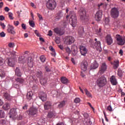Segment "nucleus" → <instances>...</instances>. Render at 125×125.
I'll return each instance as SVG.
<instances>
[{
  "label": "nucleus",
  "instance_id": "e2e57ef3",
  "mask_svg": "<svg viewBox=\"0 0 125 125\" xmlns=\"http://www.w3.org/2000/svg\"><path fill=\"white\" fill-rule=\"evenodd\" d=\"M0 123L1 125H5V124L6 121H5V120H1L0 121Z\"/></svg>",
  "mask_w": 125,
  "mask_h": 125
},
{
  "label": "nucleus",
  "instance_id": "aec40b11",
  "mask_svg": "<svg viewBox=\"0 0 125 125\" xmlns=\"http://www.w3.org/2000/svg\"><path fill=\"white\" fill-rule=\"evenodd\" d=\"M38 113V109L34 107H31L29 110V115H31V116H34V115H36Z\"/></svg>",
  "mask_w": 125,
  "mask_h": 125
},
{
  "label": "nucleus",
  "instance_id": "cd10ccee",
  "mask_svg": "<svg viewBox=\"0 0 125 125\" xmlns=\"http://www.w3.org/2000/svg\"><path fill=\"white\" fill-rule=\"evenodd\" d=\"M3 97L5 100H11L12 98L10 94L7 92L3 94Z\"/></svg>",
  "mask_w": 125,
  "mask_h": 125
},
{
  "label": "nucleus",
  "instance_id": "f257e3e1",
  "mask_svg": "<svg viewBox=\"0 0 125 125\" xmlns=\"http://www.w3.org/2000/svg\"><path fill=\"white\" fill-rule=\"evenodd\" d=\"M96 83L98 87H103L106 84L107 79L104 76H102L97 79Z\"/></svg>",
  "mask_w": 125,
  "mask_h": 125
},
{
  "label": "nucleus",
  "instance_id": "69168bd1",
  "mask_svg": "<svg viewBox=\"0 0 125 125\" xmlns=\"http://www.w3.org/2000/svg\"><path fill=\"white\" fill-rule=\"evenodd\" d=\"M5 20V17L2 16V15H1L0 16V21H3Z\"/></svg>",
  "mask_w": 125,
  "mask_h": 125
},
{
  "label": "nucleus",
  "instance_id": "603ef678",
  "mask_svg": "<svg viewBox=\"0 0 125 125\" xmlns=\"http://www.w3.org/2000/svg\"><path fill=\"white\" fill-rule=\"evenodd\" d=\"M109 19L108 18H105V20H104V22L105 24H108V23H109Z\"/></svg>",
  "mask_w": 125,
  "mask_h": 125
},
{
  "label": "nucleus",
  "instance_id": "f3484780",
  "mask_svg": "<svg viewBox=\"0 0 125 125\" xmlns=\"http://www.w3.org/2000/svg\"><path fill=\"white\" fill-rule=\"evenodd\" d=\"M110 82L112 85H117L118 84V81L117 78L114 75H112L110 78Z\"/></svg>",
  "mask_w": 125,
  "mask_h": 125
},
{
  "label": "nucleus",
  "instance_id": "4468645a",
  "mask_svg": "<svg viewBox=\"0 0 125 125\" xmlns=\"http://www.w3.org/2000/svg\"><path fill=\"white\" fill-rule=\"evenodd\" d=\"M111 65H113V69L114 70H117L120 66V61L116 60L111 62Z\"/></svg>",
  "mask_w": 125,
  "mask_h": 125
},
{
  "label": "nucleus",
  "instance_id": "dca6fc26",
  "mask_svg": "<svg viewBox=\"0 0 125 125\" xmlns=\"http://www.w3.org/2000/svg\"><path fill=\"white\" fill-rule=\"evenodd\" d=\"M105 40H106V43L108 45H111V44H112L113 42V40L111 35H109V34L106 35V36L105 37Z\"/></svg>",
  "mask_w": 125,
  "mask_h": 125
},
{
  "label": "nucleus",
  "instance_id": "a18cd8bd",
  "mask_svg": "<svg viewBox=\"0 0 125 125\" xmlns=\"http://www.w3.org/2000/svg\"><path fill=\"white\" fill-rule=\"evenodd\" d=\"M4 117H5L4 112L2 110H0V118H4Z\"/></svg>",
  "mask_w": 125,
  "mask_h": 125
},
{
  "label": "nucleus",
  "instance_id": "e433bc0d",
  "mask_svg": "<svg viewBox=\"0 0 125 125\" xmlns=\"http://www.w3.org/2000/svg\"><path fill=\"white\" fill-rule=\"evenodd\" d=\"M37 76L38 78H39L40 79H42V73L41 71H38L37 72Z\"/></svg>",
  "mask_w": 125,
  "mask_h": 125
},
{
  "label": "nucleus",
  "instance_id": "a19ab883",
  "mask_svg": "<svg viewBox=\"0 0 125 125\" xmlns=\"http://www.w3.org/2000/svg\"><path fill=\"white\" fill-rule=\"evenodd\" d=\"M84 33V28L83 27H80L79 30V33L80 34L81 36L83 35Z\"/></svg>",
  "mask_w": 125,
  "mask_h": 125
},
{
  "label": "nucleus",
  "instance_id": "774afa93",
  "mask_svg": "<svg viewBox=\"0 0 125 125\" xmlns=\"http://www.w3.org/2000/svg\"><path fill=\"white\" fill-rule=\"evenodd\" d=\"M119 54L121 55V56L123 55V50H122V49L120 50Z\"/></svg>",
  "mask_w": 125,
  "mask_h": 125
},
{
  "label": "nucleus",
  "instance_id": "de8ad7c7",
  "mask_svg": "<svg viewBox=\"0 0 125 125\" xmlns=\"http://www.w3.org/2000/svg\"><path fill=\"white\" fill-rule=\"evenodd\" d=\"M5 63V60L1 58H0V66H2L4 65Z\"/></svg>",
  "mask_w": 125,
  "mask_h": 125
},
{
  "label": "nucleus",
  "instance_id": "6ab92c4d",
  "mask_svg": "<svg viewBox=\"0 0 125 125\" xmlns=\"http://www.w3.org/2000/svg\"><path fill=\"white\" fill-rule=\"evenodd\" d=\"M7 64L10 67H14L15 65V60L14 58H9L7 60Z\"/></svg>",
  "mask_w": 125,
  "mask_h": 125
},
{
  "label": "nucleus",
  "instance_id": "3c124183",
  "mask_svg": "<svg viewBox=\"0 0 125 125\" xmlns=\"http://www.w3.org/2000/svg\"><path fill=\"white\" fill-rule=\"evenodd\" d=\"M29 25L32 27H34L35 26V23L34 21H29Z\"/></svg>",
  "mask_w": 125,
  "mask_h": 125
},
{
  "label": "nucleus",
  "instance_id": "f03ea898",
  "mask_svg": "<svg viewBox=\"0 0 125 125\" xmlns=\"http://www.w3.org/2000/svg\"><path fill=\"white\" fill-rule=\"evenodd\" d=\"M69 17L70 18L69 20L70 24L73 27H76L77 25V18L75 13L73 11H70Z\"/></svg>",
  "mask_w": 125,
  "mask_h": 125
},
{
  "label": "nucleus",
  "instance_id": "a211bd4d",
  "mask_svg": "<svg viewBox=\"0 0 125 125\" xmlns=\"http://www.w3.org/2000/svg\"><path fill=\"white\" fill-rule=\"evenodd\" d=\"M87 66H88V63L87 62H85V61L83 62L81 65V70L83 72H85L87 70Z\"/></svg>",
  "mask_w": 125,
  "mask_h": 125
},
{
  "label": "nucleus",
  "instance_id": "c756f323",
  "mask_svg": "<svg viewBox=\"0 0 125 125\" xmlns=\"http://www.w3.org/2000/svg\"><path fill=\"white\" fill-rule=\"evenodd\" d=\"M15 74L17 76L21 77L22 75V73L20 70V69H19V68L17 67L16 68V70H15Z\"/></svg>",
  "mask_w": 125,
  "mask_h": 125
},
{
  "label": "nucleus",
  "instance_id": "7ed1b4c3",
  "mask_svg": "<svg viewBox=\"0 0 125 125\" xmlns=\"http://www.w3.org/2000/svg\"><path fill=\"white\" fill-rule=\"evenodd\" d=\"M115 39L118 45L122 46L125 44V36H121L120 34H117Z\"/></svg>",
  "mask_w": 125,
  "mask_h": 125
},
{
  "label": "nucleus",
  "instance_id": "20e7f679",
  "mask_svg": "<svg viewBox=\"0 0 125 125\" xmlns=\"http://www.w3.org/2000/svg\"><path fill=\"white\" fill-rule=\"evenodd\" d=\"M57 3L55 0H48L46 3V7L50 10H54L56 7Z\"/></svg>",
  "mask_w": 125,
  "mask_h": 125
},
{
  "label": "nucleus",
  "instance_id": "4d7b16f0",
  "mask_svg": "<svg viewBox=\"0 0 125 125\" xmlns=\"http://www.w3.org/2000/svg\"><path fill=\"white\" fill-rule=\"evenodd\" d=\"M74 102L76 104L79 103L80 102V99L79 98H77L74 100Z\"/></svg>",
  "mask_w": 125,
  "mask_h": 125
},
{
  "label": "nucleus",
  "instance_id": "c9c22d12",
  "mask_svg": "<svg viewBox=\"0 0 125 125\" xmlns=\"http://www.w3.org/2000/svg\"><path fill=\"white\" fill-rule=\"evenodd\" d=\"M63 17V15L61 13L58 14L55 17V20L58 21L61 19V18Z\"/></svg>",
  "mask_w": 125,
  "mask_h": 125
},
{
  "label": "nucleus",
  "instance_id": "473e14b6",
  "mask_svg": "<svg viewBox=\"0 0 125 125\" xmlns=\"http://www.w3.org/2000/svg\"><path fill=\"white\" fill-rule=\"evenodd\" d=\"M33 95V92L32 91H30L27 93V99L30 101L32 99V96Z\"/></svg>",
  "mask_w": 125,
  "mask_h": 125
},
{
  "label": "nucleus",
  "instance_id": "a878e982",
  "mask_svg": "<svg viewBox=\"0 0 125 125\" xmlns=\"http://www.w3.org/2000/svg\"><path fill=\"white\" fill-rule=\"evenodd\" d=\"M27 59L24 58L23 56H21L19 58V62L21 64L26 63Z\"/></svg>",
  "mask_w": 125,
  "mask_h": 125
},
{
  "label": "nucleus",
  "instance_id": "1a4fd4ad",
  "mask_svg": "<svg viewBox=\"0 0 125 125\" xmlns=\"http://www.w3.org/2000/svg\"><path fill=\"white\" fill-rule=\"evenodd\" d=\"M54 31L57 35H58L59 36H62L65 33V30L63 29V28H55L54 29Z\"/></svg>",
  "mask_w": 125,
  "mask_h": 125
},
{
  "label": "nucleus",
  "instance_id": "423d86ee",
  "mask_svg": "<svg viewBox=\"0 0 125 125\" xmlns=\"http://www.w3.org/2000/svg\"><path fill=\"white\" fill-rule=\"evenodd\" d=\"M17 110H19L18 108H12L10 110V118H12L13 119H15L18 117Z\"/></svg>",
  "mask_w": 125,
  "mask_h": 125
},
{
  "label": "nucleus",
  "instance_id": "f8f14e48",
  "mask_svg": "<svg viewBox=\"0 0 125 125\" xmlns=\"http://www.w3.org/2000/svg\"><path fill=\"white\" fill-rule=\"evenodd\" d=\"M75 41L74 38L72 36H67L65 38V43L67 45H70L73 43Z\"/></svg>",
  "mask_w": 125,
  "mask_h": 125
},
{
  "label": "nucleus",
  "instance_id": "ea45409f",
  "mask_svg": "<svg viewBox=\"0 0 125 125\" xmlns=\"http://www.w3.org/2000/svg\"><path fill=\"white\" fill-rule=\"evenodd\" d=\"M45 123V120L44 119H40L39 121V125H42L43 124Z\"/></svg>",
  "mask_w": 125,
  "mask_h": 125
},
{
  "label": "nucleus",
  "instance_id": "6e6d98bb",
  "mask_svg": "<svg viewBox=\"0 0 125 125\" xmlns=\"http://www.w3.org/2000/svg\"><path fill=\"white\" fill-rule=\"evenodd\" d=\"M49 49L52 52H55V49H54V48H53V47L52 46H50L49 47Z\"/></svg>",
  "mask_w": 125,
  "mask_h": 125
},
{
  "label": "nucleus",
  "instance_id": "5fc2aeb1",
  "mask_svg": "<svg viewBox=\"0 0 125 125\" xmlns=\"http://www.w3.org/2000/svg\"><path fill=\"white\" fill-rule=\"evenodd\" d=\"M44 69H45V71L46 72H49L51 71L50 69H49V68L47 66H44Z\"/></svg>",
  "mask_w": 125,
  "mask_h": 125
},
{
  "label": "nucleus",
  "instance_id": "7c9ffc66",
  "mask_svg": "<svg viewBox=\"0 0 125 125\" xmlns=\"http://www.w3.org/2000/svg\"><path fill=\"white\" fill-rule=\"evenodd\" d=\"M11 108V106L10 104H9L8 103H6L4 104H3V105L2 106V108L4 110H7L9 109H10Z\"/></svg>",
  "mask_w": 125,
  "mask_h": 125
},
{
  "label": "nucleus",
  "instance_id": "ddd939ff",
  "mask_svg": "<svg viewBox=\"0 0 125 125\" xmlns=\"http://www.w3.org/2000/svg\"><path fill=\"white\" fill-rule=\"evenodd\" d=\"M80 19L83 21L86 19V11L84 9H82L80 11Z\"/></svg>",
  "mask_w": 125,
  "mask_h": 125
},
{
  "label": "nucleus",
  "instance_id": "72a5a7b5",
  "mask_svg": "<svg viewBox=\"0 0 125 125\" xmlns=\"http://www.w3.org/2000/svg\"><path fill=\"white\" fill-rule=\"evenodd\" d=\"M65 104H66V102L63 101H62V102L60 103V104L58 105V107L59 108H62L63 107H64Z\"/></svg>",
  "mask_w": 125,
  "mask_h": 125
},
{
  "label": "nucleus",
  "instance_id": "5701e85b",
  "mask_svg": "<svg viewBox=\"0 0 125 125\" xmlns=\"http://www.w3.org/2000/svg\"><path fill=\"white\" fill-rule=\"evenodd\" d=\"M16 54V52H8L6 53V55L10 57V58L13 59L15 57Z\"/></svg>",
  "mask_w": 125,
  "mask_h": 125
},
{
  "label": "nucleus",
  "instance_id": "6e6552de",
  "mask_svg": "<svg viewBox=\"0 0 125 125\" xmlns=\"http://www.w3.org/2000/svg\"><path fill=\"white\" fill-rule=\"evenodd\" d=\"M103 17V11L102 10L98 11L95 15V19L96 21H101Z\"/></svg>",
  "mask_w": 125,
  "mask_h": 125
},
{
  "label": "nucleus",
  "instance_id": "13d9d810",
  "mask_svg": "<svg viewBox=\"0 0 125 125\" xmlns=\"http://www.w3.org/2000/svg\"><path fill=\"white\" fill-rule=\"evenodd\" d=\"M107 109L109 111V112H112V111H113V109H112V107L111 105H109L107 108Z\"/></svg>",
  "mask_w": 125,
  "mask_h": 125
},
{
  "label": "nucleus",
  "instance_id": "09e8293b",
  "mask_svg": "<svg viewBox=\"0 0 125 125\" xmlns=\"http://www.w3.org/2000/svg\"><path fill=\"white\" fill-rule=\"evenodd\" d=\"M47 80L45 79H40V83H43V84L46 83Z\"/></svg>",
  "mask_w": 125,
  "mask_h": 125
},
{
  "label": "nucleus",
  "instance_id": "0eeeda50",
  "mask_svg": "<svg viewBox=\"0 0 125 125\" xmlns=\"http://www.w3.org/2000/svg\"><path fill=\"white\" fill-rule=\"evenodd\" d=\"M84 120L83 123L84 125H91L92 123L90 121V118L89 117V114L85 113L83 114Z\"/></svg>",
  "mask_w": 125,
  "mask_h": 125
},
{
  "label": "nucleus",
  "instance_id": "f704fd0d",
  "mask_svg": "<svg viewBox=\"0 0 125 125\" xmlns=\"http://www.w3.org/2000/svg\"><path fill=\"white\" fill-rule=\"evenodd\" d=\"M51 93L53 97H58V92L56 91V90H53Z\"/></svg>",
  "mask_w": 125,
  "mask_h": 125
},
{
  "label": "nucleus",
  "instance_id": "9b49d317",
  "mask_svg": "<svg viewBox=\"0 0 125 125\" xmlns=\"http://www.w3.org/2000/svg\"><path fill=\"white\" fill-rule=\"evenodd\" d=\"M106 69H107L106 64L105 62H103L102 65L101 66V67L100 68L98 73L101 75H102L105 72Z\"/></svg>",
  "mask_w": 125,
  "mask_h": 125
},
{
  "label": "nucleus",
  "instance_id": "b1692460",
  "mask_svg": "<svg viewBox=\"0 0 125 125\" xmlns=\"http://www.w3.org/2000/svg\"><path fill=\"white\" fill-rule=\"evenodd\" d=\"M51 106H52V104L50 102H47L46 103H45L44 105V108L46 110H48L51 108Z\"/></svg>",
  "mask_w": 125,
  "mask_h": 125
},
{
  "label": "nucleus",
  "instance_id": "79ce46f5",
  "mask_svg": "<svg viewBox=\"0 0 125 125\" xmlns=\"http://www.w3.org/2000/svg\"><path fill=\"white\" fill-rule=\"evenodd\" d=\"M8 17L10 20H13L14 18L13 17V14L12 12H9L8 14Z\"/></svg>",
  "mask_w": 125,
  "mask_h": 125
},
{
  "label": "nucleus",
  "instance_id": "39448f33",
  "mask_svg": "<svg viewBox=\"0 0 125 125\" xmlns=\"http://www.w3.org/2000/svg\"><path fill=\"white\" fill-rule=\"evenodd\" d=\"M95 44L94 46L93 45H91V46L95 48L97 51H99L100 52L102 51V47H101V43L99 41H98L97 38H95Z\"/></svg>",
  "mask_w": 125,
  "mask_h": 125
},
{
  "label": "nucleus",
  "instance_id": "bf43d9fd",
  "mask_svg": "<svg viewBox=\"0 0 125 125\" xmlns=\"http://www.w3.org/2000/svg\"><path fill=\"white\" fill-rule=\"evenodd\" d=\"M0 25L2 27V29H5L6 27V25H4V23H2V22H0Z\"/></svg>",
  "mask_w": 125,
  "mask_h": 125
},
{
  "label": "nucleus",
  "instance_id": "4c0bfd02",
  "mask_svg": "<svg viewBox=\"0 0 125 125\" xmlns=\"http://www.w3.org/2000/svg\"><path fill=\"white\" fill-rule=\"evenodd\" d=\"M84 91L85 92V94H86V96L88 97L92 98V94L90 93L89 91H88V90H87V89H84Z\"/></svg>",
  "mask_w": 125,
  "mask_h": 125
},
{
  "label": "nucleus",
  "instance_id": "2eb2a0df",
  "mask_svg": "<svg viewBox=\"0 0 125 125\" xmlns=\"http://www.w3.org/2000/svg\"><path fill=\"white\" fill-rule=\"evenodd\" d=\"M7 31L9 33L14 35L16 33L14 30V27L10 24H8L7 25Z\"/></svg>",
  "mask_w": 125,
  "mask_h": 125
},
{
  "label": "nucleus",
  "instance_id": "338daca9",
  "mask_svg": "<svg viewBox=\"0 0 125 125\" xmlns=\"http://www.w3.org/2000/svg\"><path fill=\"white\" fill-rule=\"evenodd\" d=\"M14 24L15 26H17L19 24V22L18 21H14Z\"/></svg>",
  "mask_w": 125,
  "mask_h": 125
},
{
  "label": "nucleus",
  "instance_id": "4be33fe9",
  "mask_svg": "<svg viewBox=\"0 0 125 125\" xmlns=\"http://www.w3.org/2000/svg\"><path fill=\"white\" fill-rule=\"evenodd\" d=\"M39 98L42 100V101H45L46 100L47 95L46 94L43 92L39 93Z\"/></svg>",
  "mask_w": 125,
  "mask_h": 125
},
{
  "label": "nucleus",
  "instance_id": "58836bf2",
  "mask_svg": "<svg viewBox=\"0 0 125 125\" xmlns=\"http://www.w3.org/2000/svg\"><path fill=\"white\" fill-rule=\"evenodd\" d=\"M15 80L17 82H18L20 83H22L24 82L23 79L20 78H17L15 79Z\"/></svg>",
  "mask_w": 125,
  "mask_h": 125
},
{
  "label": "nucleus",
  "instance_id": "c85d7f7f",
  "mask_svg": "<svg viewBox=\"0 0 125 125\" xmlns=\"http://www.w3.org/2000/svg\"><path fill=\"white\" fill-rule=\"evenodd\" d=\"M27 64L30 67H32L33 66V62L32 57H28Z\"/></svg>",
  "mask_w": 125,
  "mask_h": 125
},
{
  "label": "nucleus",
  "instance_id": "bb28decb",
  "mask_svg": "<svg viewBox=\"0 0 125 125\" xmlns=\"http://www.w3.org/2000/svg\"><path fill=\"white\" fill-rule=\"evenodd\" d=\"M56 113L55 111H50L47 114V117L48 118H52L55 117Z\"/></svg>",
  "mask_w": 125,
  "mask_h": 125
},
{
  "label": "nucleus",
  "instance_id": "9d476101",
  "mask_svg": "<svg viewBox=\"0 0 125 125\" xmlns=\"http://www.w3.org/2000/svg\"><path fill=\"white\" fill-rule=\"evenodd\" d=\"M111 16L113 18H117L119 17V11L116 8H113L111 11Z\"/></svg>",
  "mask_w": 125,
  "mask_h": 125
},
{
  "label": "nucleus",
  "instance_id": "864d4df0",
  "mask_svg": "<svg viewBox=\"0 0 125 125\" xmlns=\"http://www.w3.org/2000/svg\"><path fill=\"white\" fill-rule=\"evenodd\" d=\"M6 36L5 33H4V32L2 31L1 33H0V37L1 38H4Z\"/></svg>",
  "mask_w": 125,
  "mask_h": 125
},
{
  "label": "nucleus",
  "instance_id": "052dcab7",
  "mask_svg": "<svg viewBox=\"0 0 125 125\" xmlns=\"http://www.w3.org/2000/svg\"><path fill=\"white\" fill-rule=\"evenodd\" d=\"M8 46L11 48L14 47V43L13 42H11L8 44Z\"/></svg>",
  "mask_w": 125,
  "mask_h": 125
},
{
  "label": "nucleus",
  "instance_id": "393cba45",
  "mask_svg": "<svg viewBox=\"0 0 125 125\" xmlns=\"http://www.w3.org/2000/svg\"><path fill=\"white\" fill-rule=\"evenodd\" d=\"M99 67V64L97 62H95L92 63V65L90 66V70L96 69Z\"/></svg>",
  "mask_w": 125,
  "mask_h": 125
},
{
  "label": "nucleus",
  "instance_id": "8fccbe9b",
  "mask_svg": "<svg viewBox=\"0 0 125 125\" xmlns=\"http://www.w3.org/2000/svg\"><path fill=\"white\" fill-rule=\"evenodd\" d=\"M45 57L44 56H40V60L41 61V62H45Z\"/></svg>",
  "mask_w": 125,
  "mask_h": 125
},
{
  "label": "nucleus",
  "instance_id": "37998d69",
  "mask_svg": "<svg viewBox=\"0 0 125 125\" xmlns=\"http://www.w3.org/2000/svg\"><path fill=\"white\" fill-rule=\"evenodd\" d=\"M5 73L3 70L0 69V77L1 78L5 77Z\"/></svg>",
  "mask_w": 125,
  "mask_h": 125
},
{
  "label": "nucleus",
  "instance_id": "2f4dec72",
  "mask_svg": "<svg viewBox=\"0 0 125 125\" xmlns=\"http://www.w3.org/2000/svg\"><path fill=\"white\" fill-rule=\"evenodd\" d=\"M61 82L63 84H67L69 83V80L65 77H62Z\"/></svg>",
  "mask_w": 125,
  "mask_h": 125
},
{
  "label": "nucleus",
  "instance_id": "c03bdc74",
  "mask_svg": "<svg viewBox=\"0 0 125 125\" xmlns=\"http://www.w3.org/2000/svg\"><path fill=\"white\" fill-rule=\"evenodd\" d=\"M68 21H63L62 23V26L64 28H66L67 26H68Z\"/></svg>",
  "mask_w": 125,
  "mask_h": 125
},
{
  "label": "nucleus",
  "instance_id": "412c9836",
  "mask_svg": "<svg viewBox=\"0 0 125 125\" xmlns=\"http://www.w3.org/2000/svg\"><path fill=\"white\" fill-rule=\"evenodd\" d=\"M81 53L83 56H85L87 53V50L86 47L83 46L81 45L80 47Z\"/></svg>",
  "mask_w": 125,
  "mask_h": 125
},
{
  "label": "nucleus",
  "instance_id": "680f3d73",
  "mask_svg": "<svg viewBox=\"0 0 125 125\" xmlns=\"http://www.w3.org/2000/svg\"><path fill=\"white\" fill-rule=\"evenodd\" d=\"M34 32H35V34L38 36V37H40V33H39V31H38V30H35V31H34Z\"/></svg>",
  "mask_w": 125,
  "mask_h": 125
},
{
  "label": "nucleus",
  "instance_id": "0e129e2a",
  "mask_svg": "<svg viewBox=\"0 0 125 125\" xmlns=\"http://www.w3.org/2000/svg\"><path fill=\"white\" fill-rule=\"evenodd\" d=\"M65 50L68 53V54L70 53L71 50L69 47H66Z\"/></svg>",
  "mask_w": 125,
  "mask_h": 125
},
{
  "label": "nucleus",
  "instance_id": "49530a36",
  "mask_svg": "<svg viewBox=\"0 0 125 125\" xmlns=\"http://www.w3.org/2000/svg\"><path fill=\"white\" fill-rule=\"evenodd\" d=\"M123 71L121 69H118L117 75L121 77L122 76Z\"/></svg>",
  "mask_w": 125,
  "mask_h": 125
}]
</instances>
